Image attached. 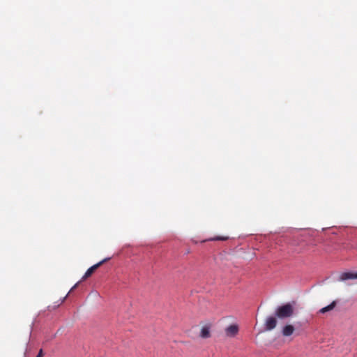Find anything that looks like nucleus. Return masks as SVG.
<instances>
[{
    "mask_svg": "<svg viewBox=\"0 0 357 357\" xmlns=\"http://www.w3.org/2000/svg\"><path fill=\"white\" fill-rule=\"evenodd\" d=\"M294 302L293 303H287L281 306H279L275 310V316L281 319L292 317L294 312Z\"/></svg>",
    "mask_w": 357,
    "mask_h": 357,
    "instance_id": "obj_1",
    "label": "nucleus"
},
{
    "mask_svg": "<svg viewBox=\"0 0 357 357\" xmlns=\"http://www.w3.org/2000/svg\"><path fill=\"white\" fill-rule=\"evenodd\" d=\"M108 259H109V258L104 259L103 260L100 261V262H98V263L94 264L93 266H92L91 267H90L86 271L85 274L84 275V276L82 278V280H84L87 279L88 278H89L98 268H99L102 264L106 262Z\"/></svg>",
    "mask_w": 357,
    "mask_h": 357,
    "instance_id": "obj_2",
    "label": "nucleus"
},
{
    "mask_svg": "<svg viewBox=\"0 0 357 357\" xmlns=\"http://www.w3.org/2000/svg\"><path fill=\"white\" fill-rule=\"evenodd\" d=\"M276 325H277V320H276L275 317H272V316L267 317L266 322H265L266 330L271 331L275 328Z\"/></svg>",
    "mask_w": 357,
    "mask_h": 357,
    "instance_id": "obj_3",
    "label": "nucleus"
},
{
    "mask_svg": "<svg viewBox=\"0 0 357 357\" xmlns=\"http://www.w3.org/2000/svg\"><path fill=\"white\" fill-rule=\"evenodd\" d=\"M238 332V327L236 324H232L225 329L226 335L229 337H234Z\"/></svg>",
    "mask_w": 357,
    "mask_h": 357,
    "instance_id": "obj_4",
    "label": "nucleus"
},
{
    "mask_svg": "<svg viewBox=\"0 0 357 357\" xmlns=\"http://www.w3.org/2000/svg\"><path fill=\"white\" fill-rule=\"evenodd\" d=\"M354 279H357V273L345 272L342 273L340 276V280L341 281Z\"/></svg>",
    "mask_w": 357,
    "mask_h": 357,
    "instance_id": "obj_5",
    "label": "nucleus"
},
{
    "mask_svg": "<svg viewBox=\"0 0 357 357\" xmlns=\"http://www.w3.org/2000/svg\"><path fill=\"white\" fill-rule=\"evenodd\" d=\"M294 327L292 325H286L282 329V335L284 336H290L294 331Z\"/></svg>",
    "mask_w": 357,
    "mask_h": 357,
    "instance_id": "obj_6",
    "label": "nucleus"
},
{
    "mask_svg": "<svg viewBox=\"0 0 357 357\" xmlns=\"http://www.w3.org/2000/svg\"><path fill=\"white\" fill-rule=\"evenodd\" d=\"M336 305H337V303H336V301H334L330 305L320 309L319 312L321 313V314H324L326 312L331 311L335 308Z\"/></svg>",
    "mask_w": 357,
    "mask_h": 357,
    "instance_id": "obj_7",
    "label": "nucleus"
},
{
    "mask_svg": "<svg viewBox=\"0 0 357 357\" xmlns=\"http://www.w3.org/2000/svg\"><path fill=\"white\" fill-rule=\"evenodd\" d=\"M200 336L202 338H208L210 337V326L206 325L202 327Z\"/></svg>",
    "mask_w": 357,
    "mask_h": 357,
    "instance_id": "obj_8",
    "label": "nucleus"
},
{
    "mask_svg": "<svg viewBox=\"0 0 357 357\" xmlns=\"http://www.w3.org/2000/svg\"><path fill=\"white\" fill-rule=\"evenodd\" d=\"M229 238L228 236H217L213 238H212L211 241H226Z\"/></svg>",
    "mask_w": 357,
    "mask_h": 357,
    "instance_id": "obj_9",
    "label": "nucleus"
},
{
    "mask_svg": "<svg viewBox=\"0 0 357 357\" xmlns=\"http://www.w3.org/2000/svg\"><path fill=\"white\" fill-rule=\"evenodd\" d=\"M36 357H43V349H40Z\"/></svg>",
    "mask_w": 357,
    "mask_h": 357,
    "instance_id": "obj_10",
    "label": "nucleus"
},
{
    "mask_svg": "<svg viewBox=\"0 0 357 357\" xmlns=\"http://www.w3.org/2000/svg\"><path fill=\"white\" fill-rule=\"evenodd\" d=\"M78 284L79 282L76 283L72 288L70 290V292H71L72 291H73L75 289L77 288V287L78 286Z\"/></svg>",
    "mask_w": 357,
    "mask_h": 357,
    "instance_id": "obj_11",
    "label": "nucleus"
}]
</instances>
